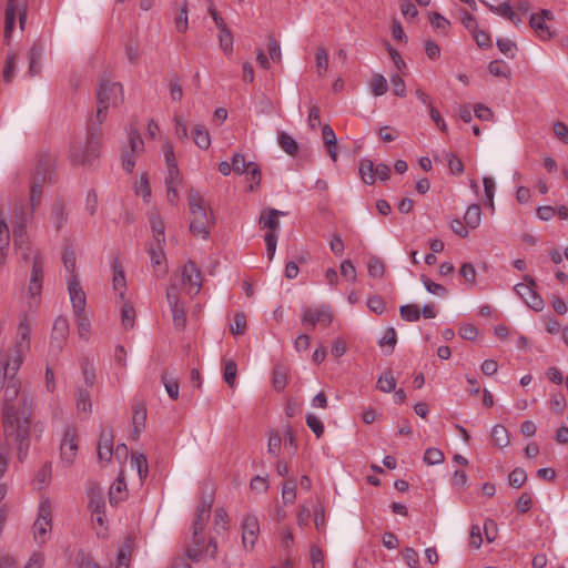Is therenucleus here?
<instances>
[{"label":"nucleus","instance_id":"obj_1","mask_svg":"<svg viewBox=\"0 0 568 568\" xmlns=\"http://www.w3.org/2000/svg\"><path fill=\"white\" fill-rule=\"evenodd\" d=\"M16 375L2 369L0 378V386L4 387L3 432L6 440L16 445L18 458L23 460L31 440L32 398L24 393L20 395L21 384Z\"/></svg>","mask_w":568,"mask_h":568},{"label":"nucleus","instance_id":"obj_2","mask_svg":"<svg viewBox=\"0 0 568 568\" xmlns=\"http://www.w3.org/2000/svg\"><path fill=\"white\" fill-rule=\"evenodd\" d=\"M201 286V272L193 262H187L182 267L180 275L172 280L166 291V301L176 327L183 328L186 323L185 302L181 297L180 291L183 290L185 295L192 296L200 292Z\"/></svg>","mask_w":568,"mask_h":568},{"label":"nucleus","instance_id":"obj_3","mask_svg":"<svg viewBox=\"0 0 568 568\" xmlns=\"http://www.w3.org/2000/svg\"><path fill=\"white\" fill-rule=\"evenodd\" d=\"M190 210V231L195 236L207 239L213 224V214L206 205L201 193L191 189L187 194Z\"/></svg>","mask_w":568,"mask_h":568},{"label":"nucleus","instance_id":"obj_4","mask_svg":"<svg viewBox=\"0 0 568 568\" xmlns=\"http://www.w3.org/2000/svg\"><path fill=\"white\" fill-rule=\"evenodd\" d=\"M124 100L123 87L120 82L102 79L97 92V113L92 120L94 125H101L108 118L110 108H118Z\"/></svg>","mask_w":568,"mask_h":568},{"label":"nucleus","instance_id":"obj_5","mask_svg":"<svg viewBox=\"0 0 568 568\" xmlns=\"http://www.w3.org/2000/svg\"><path fill=\"white\" fill-rule=\"evenodd\" d=\"M53 165V155L49 153L40 155L29 184V201L32 211L39 206L42 199L43 187L51 181Z\"/></svg>","mask_w":568,"mask_h":568},{"label":"nucleus","instance_id":"obj_6","mask_svg":"<svg viewBox=\"0 0 568 568\" xmlns=\"http://www.w3.org/2000/svg\"><path fill=\"white\" fill-rule=\"evenodd\" d=\"M150 222L153 240L149 245L148 253L156 276L162 277L166 274L165 254L163 251L165 245L164 224L158 213L150 215Z\"/></svg>","mask_w":568,"mask_h":568},{"label":"nucleus","instance_id":"obj_7","mask_svg":"<svg viewBox=\"0 0 568 568\" xmlns=\"http://www.w3.org/2000/svg\"><path fill=\"white\" fill-rule=\"evenodd\" d=\"M53 526V506L48 497H42L36 519L31 526V536L33 541L39 546L45 545L52 536Z\"/></svg>","mask_w":568,"mask_h":568},{"label":"nucleus","instance_id":"obj_8","mask_svg":"<svg viewBox=\"0 0 568 568\" xmlns=\"http://www.w3.org/2000/svg\"><path fill=\"white\" fill-rule=\"evenodd\" d=\"M100 154L99 128L91 123L85 143L75 142L70 150V160L73 165L91 164Z\"/></svg>","mask_w":568,"mask_h":568},{"label":"nucleus","instance_id":"obj_9","mask_svg":"<svg viewBox=\"0 0 568 568\" xmlns=\"http://www.w3.org/2000/svg\"><path fill=\"white\" fill-rule=\"evenodd\" d=\"M69 295L77 332L81 339L88 341L92 334V321L87 310V293L77 288Z\"/></svg>","mask_w":568,"mask_h":568},{"label":"nucleus","instance_id":"obj_10","mask_svg":"<svg viewBox=\"0 0 568 568\" xmlns=\"http://www.w3.org/2000/svg\"><path fill=\"white\" fill-rule=\"evenodd\" d=\"M164 161L166 166L165 187L166 201L171 205H176L180 200L179 187L183 184V176L178 168L173 146L170 143L164 145Z\"/></svg>","mask_w":568,"mask_h":568},{"label":"nucleus","instance_id":"obj_11","mask_svg":"<svg viewBox=\"0 0 568 568\" xmlns=\"http://www.w3.org/2000/svg\"><path fill=\"white\" fill-rule=\"evenodd\" d=\"M211 506H212L211 499L204 500L196 509V514H195V517H194L193 524H192L194 546L190 547L187 549V556L191 559H197L200 557V555L202 554L203 546H204V539H203V537L200 536V534L205 528L206 523L210 518Z\"/></svg>","mask_w":568,"mask_h":568},{"label":"nucleus","instance_id":"obj_12","mask_svg":"<svg viewBox=\"0 0 568 568\" xmlns=\"http://www.w3.org/2000/svg\"><path fill=\"white\" fill-rule=\"evenodd\" d=\"M27 20V6L20 0H7L4 10V41L9 44L16 22L19 21L23 30Z\"/></svg>","mask_w":568,"mask_h":568},{"label":"nucleus","instance_id":"obj_13","mask_svg":"<svg viewBox=\"0 0 568 568\" xmlns=\"http://www.w3.org/2000/svg\"><path fill=\"white\" fill-rule=\"evenodd\" d=\"M62 262L65 271V284L68 295H71V290L74 287L80 291H84L79 273L77 271V256L71 245H65L62 250Z\"/></svg>","mask_w":568,"mask_h":568},{"label":"nucleus","instance_id":"obj_14","mask_svg":"<svg viewBox=\"0 0 568 568\" xmlns=\"http://www.w3.org/2000/svg\"><path fill=\"white\" fill-rule=\"evenodd\" d=\"M28 223V215L21 209L14 211V229H13V242L18 253L27 258V251L29 250V239L27 235L26 226Z\"/></svg>","mask_w":568,"mask_h":568},{"label":"nucleus","instance_id":"obj_15","mask_svg":"<svg viewBox=\"0 0 568 568\" xmlns=\"http://www.w3.org/2000/svg\"><path fill=\"white\" fill-rule=\"evenodd\" d=\"M78 454V433L72 426L65 428L61 445H60V457L64 466H71Z\"/></svg>","mask_w":568,"mask_h":568},{"label":"nucleus","instance_id":"obj_16","mask_svg":"<svg viewBox=\"0 0 568 568\" xmlns=\"http://www.w3.org/2000/svg\"><path fill=\"white\" fill-rule=\"evenodd\" d=\"M525 283H519L515 286L516 293L524 300V302L535 311H541L545 302L535 290V281L528 276H524Z\"/></svg>","mask_w":568,"mask_h":568},{"label":"nucleus","instance_id":"obj_17","mask_svg":"<svg viewBox=\"0 0 568 568\" xmlns=\"http://www.w3.org/2000/svg\"><path fill=\"white\" fill-rule=\"evenodd\" d=\"M333 321L332 310L327 305L306 307L302 313L303 324L328 326Z\"/></svg>","mask_w":568,"mask_h":568},{"label":"nucleus","instance_id":"obj_18","mask_svg":"<svg viewBox=\"0 0 568 568\" xmlns=\"http://www.w3.org/2000/svg\"><path fill=\"white\" fill-rule=\"evenodd\" d=\"M552 19L554 16L549 10H541L539 13L531 14L529 20L530 27L540 40L546 41L552 37L550 28L547 24V21Z\"/></svg>","mask_w":568,"mask_h":568},{"label":"nucleus","instance_id":"obj_19","mask_svg":"<svg viewBox=\"0 0 568 568\" xmlns=\"http://www.w3.org/2000/svg\"><path fill=\"white\" fill-rule=\"evenodd\" d=\"M260 534V523L255 515H246L242 523V541L245 548L252 549L255 546Z\"/></svg>","mask_w":568,"mask_h":568},{"label":"nucleus","instance_id":"obj_20","mask_svg":"<svg viewBox=\"0 0 568 568\" xmlns=\"http://www.w3.org/2000/svg\"><path fill=\"white\" fill-rule=\"evenodd\" d=\"M45 53V45L41 41H36L28 52V74L36 77L40 74L42 61Z\"/></svg>","mask_w":568,"mask_h":568},{"label":"nucleus","instance_id":"obj_21","mask_svg":"<svg viewBox=\"0 0 568 568\" xmlns=\"http://www.w3.org/2000/svg\"><path fill=\"white\" fill-rule=\"evenodd\" d=\"M143 150V141L139 134H131L130 136V150H125L122 153V166L126 172H131L135 165L133 155L140 153Z\"/></svg>","mask_w":568,"mask_h":568},{"label":"nucleus","instance_id":"obj_22","mask_svg":"<svg viewBox=\"0 0 568 568\" xmlns=\"http://www.w3.org/2000/svg\"><path fill=\"white\" fill-rule=\"evenodd\" d=\"M285 213L275 209H265L261 212L258 224L261 229H268L275 233L280 229V217Z\"/></svg>","mask_w":568,"mask_h":568},{"label":"nucleus","instance_id":"obj_23","mask_svg":"<svg viewBox=\"0 0 568 568\" xmlns=\"http://www.w3.org/2000/svg\"><path fill=\"white\" fill-rule=\"evenodd\" d=\"M112 267H113L112 287L118 297V301L126 300L125 298L126 280H125L124 271L122 270L118 260H114Z\"/></svg>","mask_w":568,"mask_h":568},{"label":"nucleus","instance_id":"obj_24","mask_svg":"<svg viewBox=\"0 0 568 568\" xmlns=\"http://www.w3.org/2000/svg\"><path fill=\"white\" fill-rule=\"evenodd\" d=\"M113 455V434L111 430H103L98 444V457L100 462H109Z\"/></svg>","mask_w":568,"mask_h":568},{"label":"nucleus","instance_id":"obj_25","mask_svg":"<svg viewBox=\"0 0 568 568\" xmlns=\"http://www.w3.org/2000/svg\"><path fill=\"white\" fill-rule=\"evenodd\" d=\"M69 336V321L65 316L60 315L54 320L51 338L52 342H57V347L61 348L63 342Z\"/></svg>","mask_w":568,"mask_h":568},{"label":"nucleus","instance_id":"obj_26","mask_svg":"<svg viewBox=\"0 0 568 568\" xmlns=\"http://www.w3.org/2000/svg\"><path fill=\"white\" fill-rule=\"evenodd\" d=\"M130 468L135 470L142 485L149 474L148 458L143 453L133 452L130 457Z\"/></svg>","mask_w":568,"mask_h":568},{"label":"nucleus","instance_id":"obj_27","mask_svg":"<svg viewBox=\"0 0 568 568\" xmlns=\"http://www.w3.org/2000/svg\"><path fill=\"white\" fill-rule=\"evenodd\" d=\"M77 413L81 418H87L92 410L91 394L85 388H78L75 392Z\"/></svg>","mask_w":568,"mask_h":568},{"label":"nucleus","instance_id":"obj_28","mask_svg":"<svg viewBox=\"0 0 568 568\" xmlns=\"http://www.w3.org/2000/svg\"><path fill=\"white\" fill-rule=\"evenodd\" d=\"M9 246L10 231L6 222L3 212L0 210V265H4L7 262Z\"/></svg>","mask_w":568,"mask_h":568},{"label":"nucleus","instance_id":"obj_29","mask_svg":"<svg viewBox=\"0 0 568 568\" xmlns=\"http://www.w3.org/2000/svg\"><path fill=\"white\" fill-rule=\"evenodd\" d=\"M109 495L111 504H118L126 498L128 489L123 471L119 474L118 478L111 485Z\"/></svg>","mask_w":568,"mask_h":568},{"label":"nucleus","instance_id":"obj_30","mask_svg":"<svg viewBox=\"0 0 568 568\" xmlns=\"http://www.w3.org/2000/svg\"><path fill=\"white\" fill-rule=\"evenodd\" d=\"M120 305L121 322L125 329H130L134 326L135 311L132 304L128 300L116 301Z\"/></svg>","mask_w":568,"mask_h":568},{"label":"nucleus","instance_id":"obj_31","mask_svg":"<svg viewBox=\"0 0 568 568\" xmlns=\"http://www.w3.org/2000/svg\"><path fill=\"white\" fill-rule=\"evenodd\" d=\"M192 138L194 143L202 150H207L211 145L210 132L202 124L194 125L192 130Z\"/></svg>","mask_w":568,"mask_h":568},{"label":"nucleus","instance_id":"obj_32","mask_svg":"<svg viewBox=\"0 0 568 568\" xmlns=\"http://www.w3.org/2000/svg\"><path fill=\"white\" fill-rule=\"evenodd\" d=\"M132 551L133 541L130 537H128L123 540L119 548L116 568H129Z\"/></svg>","mask_w":568,"mask_h":568},{"label":"nucleus","instance_id":"obj_33","mask_svg":"<svg viewBox=\"0 0 568 568\" xmlns=\"http://www.w3.org/2000/svg\"><path fill=\"white\" fill-rule=\"evenodd\" d=\"M18 69V54L16 52L9 51L7 53L4 67H3V80L9 83L16 75Z\"/></svg>","mask_w":568,"mask_h":568},{"label":"nucleus","instance_id":"obj_34","mask_svg":"<svg viewBox=\"0 0 568 568\" xmlns=\"http://www.w3.org/2000/svg\"><path fill=\"white\" fill-rule=\"evenodd\" d=\"M491 438L494 444L499 448H505L510 444V435L503 425H495L491 429Z\"/></svg>","mask_w":568,"mask_h":568},{"label":"nucleus","instance_id":"obj_35","mask_svg":"<svg viewBox=\"0 0 568 568\" xmlns=\"http://www.w3.org/2000/svg\"><path fill=\"white\" fill-rule=\"evenodd\" d=\"M498 50L508 59H514L518 48L515 41L508 38H498L496 41Z\"/></svg>","mask_w":568,"mask_h":568},{"label":"nucleus","instance_id":"obj_36","mask_svg":"<svg viewBox=\"0 0 568 568\" xmlns=\"http://www.w3.org/2000/svg\"><path fill=\"white\" fill-rule=\"evenodd\" d=\"M488 71L494 77L509 78L510 67L504 60H494L488 64Z\"/></svg>","mask_w":568,"mask_h":568},{"label":"nucleus","instance_id":"obj_37","mask_svg":"<svg viewBox=\"0 0 568 568\" xmlns=\"http://www.w3.org/2000/svg\"><path fill=\"white\" fill-rule=\"evenodd\" d=\"M369 88L375 97L385 94L388 90L386 78L382 74H374L371 79Z\"/></svg>","mask_w":568,"mask_h":568},{"label":"nucleus","instance_id":"obj_38","mask_svg":"<svg viewBox=\"0 0 568 568\" xmlns=\"http://www.w3.org/2000/svg\"><path fill=\"white\" fill-rule=\"evenodd\" d=\"M114 364L118 368V372L113 373L114 382H120L121 371L126 365V352L121 345H118L114 349Z\"/></svg>","mask_w":568,"mask_h":568},{"label":"nucleus","instance_id":"obj_39","mask_svg":"<svg viewBox=\"0 0 568 568\" xmlns=\"http://www.w3.org/2000/svg\"><path fill=\"white\" fill-rule=\"evenodd\" d=\"M377 388L384 393H390L395 389L396 381L392 371H385L377 379Z\"/></svg>","mask_w":568,"mask_h":568},{"label":"nucleus","instance_id":"obj_40","mask_svg":"<svg viewBox=\"0 0 568 568\" xmlns=\"http://www.w3.org/2000/svg\"><path fill=\"white\" fill-rule=\"evenodd\" d=\"M464 220H465V223L469 227H471V229L478 227L480 224V221H481V212H480L479 205L473 204V205L468 206V209L465 213Z\"/></svg>","mask_w":568,"mask_h":568},{"label":"nucleus","instance_id":"obj_41","mask_svg":"<svg viewBox=\"0 0 568 568\" xmlns=\"http://www.w3.org/2000/svg\"><path fill=\"white\" fill-rule=\"evenodd\" d=\"M315 67L318 75H324L328 68V52L325 48L320 47L315 53Z\"/></svg>","mask_w":568,"mask_h":568},{"label":"nucleus","instance_id":"obj_42","mask_svg":"<svg viewBox=\"0 0 568 568\" xmlns=\"http://www.w3.org/2000/svg\"><path fill=\"white\" fill-rule=\"evenodd\" d=\"M375 165L371 160H362L359 165V174L364 183L373 184L375 182Z\"/></svg>","mask_w":568,"mask_h":568},{"label":"nucleus","instance_id":"obj_43","mask_svg":"<svg viewBox=\"0 0 568 568\" xmlns=\"http://www.w3.org/2000/svg\"><path fill=\"white\" fill-rule=\"evenodd\" d=\"M444 453L440 449L434 447L427 448L423 457L424 463L428 466L439 465L444 462Z\"/></svg>","mask_w":568,"mask_h":568},{"label":"nucleus","instance_id":"obj_44","mask_svg":"<svg viewBox=\"0 0 568 568\" xmlns=\"http://www.w3.org/2000/svg\"><path fill=\"white\" fill-rule=\"evenodd\" d=\"M236 373L237 367L235 362L232 359L224 361L223 378L230 387L235 386Z\"/></svg>","mask_w":568,"mask_h":568},{"label":"nucleus","instance_id":"obj_45","mask_svg":"<svg viewBox=\"0 0 568 568\" xmlns=\"http://www.w3.org/2000/svg\"><path fill=\"white\" fill-rule=\"evenodd\" d=\"M368 274L372 277L381 278L385 272V265L383 261L377 256H372L367 263Z\"/></svg>","mask_w":568,"mask_h":568},{"label":"nucleus","instance_id":"obj_46","mask_svg":"<svg viewBox=\"0 0 568 568\" xmlns=\"http://www.w3.org/2000/svg\"><path fill=\"white\" fill-rule=\"evenodd\" d=\"M248 175L250 191H254L261 183V171L257 166V164L253 162H248L246 172Z\"/></svg>","mask_w":568,"mask_h":568},{"label":"nucleus","instance_id":"obj_47","mask_svg":"<svg viewBox=\"0 0 568 568\" xmlns=\"http://www.w3.org/2000/svg\"><path fill=\"white\" fill-rule=\"evenodd\" d=\"M278 144L290 155H294L298 150V145H297L296 141L291 135H288L286 133L280 134Z\"/></svg>","mask_w":568,"mask_h":568},{"label":"nucleus","instance_id":"obj_48","mask_svg":"<svg viewBox=\"0 0 568 568\" xmlns=\"http://www.w3.org/2000/svg\"><path fill=\"white\" fill-rule=\"evenodd\" d=\"M174 24H175V29L179 32L183 33L187 30V26H189L187 3L185 0H183L180 13L175 17Z\"/></svg>","mask_w":568,"mask_h":568},{"label":"nucleus","instance_id":"obj_49","mask_svg":"<svg viewBox=\"0 0 568 568\" xmlns=\"http://www.w3.org/2000/svg\"><path fill=\"white\" fill-rule=\"evenodd\" d=\"M134 192L138 196L142 197L144 201H149L151 196V187L148 181L146 175H142L134 185Z\"/></svg>","mask_w":568,"mask_h":568},{"label":"nucleus","instance_id":"obj_50","mask_svg":"<svg viewBox=\"0 0 568 568\" xmlns=\"http://www.w3.org/2000/svg\"><path fill=\"white\" fill-rule=\"evenodd\" d=\"M483 183H484V191H485L486 202L490 206V209L494 210L495 209V206H494V195H495V190H496V182H495V180L493 178L485 176L483 179Z\"/></svg>","mask_w":568,"mask_h":568},{"label":"nucleus","instance_id":"obj_51","mask_svg":"<svg viewBox=\"0 0 568 568\" xmlns=\"http://www.w3.org/2000/svg\"><path fill=\"white\" fill-rule=\"evenodd\" d=\"M481 2L487 6L489 11H491L495 14H498L503 18L509 19L511 16V12L514 11L509 2H503L498 6L490 4L486 2L485 0H481Z\"/></svg>","mask_w":568,"mask_h":568},{"label":"nucleus","instance_id":"obj_52","mask_svg":"<svg viewBox=\"0 0 568 568\" xmlns=\"http://www.w3.org/2000/svg\"><path fill=\"white\" fill-rule=\"evenodd\" d=\"M282 498L285 504H293L296 498V484L293 479L284 483L282 489Z\"/></svg>","mask_w":568,"mask_h":568},{"label":"nucleus","instance_id":"obj_53","mask_svg":"<svg viewBox=\"0 0 568 568\" xmlns=\"http://www.w3.org/2000/svg\"><path fill=\"white\" fill-rule=\"evenodd\" d=\"M400 316L408 322H415L420 317V310L417 305H404L399 310Z\"/></svg>","mask_w":568,"mask_h":568},{"label":"nucleus","instance_id":"obj_54","mask_svg":"<svg viewBox=\"0 0 568 568\" xmlns=\"http://www.w3.org/2000/svg\"><path fill=\"white\" fill-rule=\"evenodd\" d=\"M341 274L346 281L351 283L356 282L357 273L351 260H345L341 263Z\"/></svg>","mask_w":568,"mask_h":568},{"label":"nucleus","instance_id":"obj_55","mask_svg":"<svg viewBox=\"0 0 568 568\" xmlns=\"http://www.w3.org/2000/svg\"><path fill=\"white\" fill-rule=\"evenodd\" d=\"M246 328V318L243 313L235 314L233 322L230 324V331L233 335H242Z\"/></svg>","mask_w":568,"mask_h":568},{"label":"nucleus","instance_id":"obj_56","mask_svg":"<svg viewBox=\"0 0 568 568\" xmlns=\"http://www.w3.org/2000/svg\"><path fill=\"white\" fill-rule=\"evenodd\" d=\"M43 258L39 254H37L32 262V270H31V281L40 282L42 283L43 278Z\"/></svg>","mask_w":568,"mask_h":568},{"label":"nucleus","instance_id":"obj_57","mask_svg":"<svg viewBox=\"0 0 568 568\" xmlns=\"http://www.w3.org/2000/svg\"><path fill=\"white\" fill-rule=\"evenodd\" d=\"M219 44L224 53H231L233 51V36L230 30L220 32L217 34Z\"/></svg>","mask_w":568,"mask_h":568},{"label":"nucleus","instance_id":"obj_58","mask_svg":"<svg viewBox=\"0 0 568 568\" xmlns=\"http://www.w3.org/2000/svg\"><path fill=\"white\" fill-rule=\"evenodd\" d=\"M287 383V373L283 367H276L273 372V386L276 390H282Z\"/></svg>","mask_w":568,"mask_h":568},{"label":"nucleus","instance_id":"obj_59","mask_svg":"<svg viewBox=\"0 0 568 568\" xmlns=\"http://www.w3.org/2000/svg\"><path fill=\"white\" fill-rule=\"evenodd\" d=\"M422 282H423L426 291L433 295L443 297L447 293L446 288L443 285L430 281L426 276H422Z\"/></svg>","mask_w":568,"mask_h":568},{"label":"nucleus","instance_id":"obj_60","mask_svg":"<svg viewBox=\"0 0 568 568\" xmlns=\"http://www.w3.org/2000/svg\"><path fill=\"white\" fill-rule=\"evenodd\" d=\"M227 525H229L227 513L224 509H222V508L216 509L215 514H214V527H215V530L217 532H220L221 530H226L227 529Z\"/></svg>","mask_w":568,"mask_h":568},{"label":"nucleus","instance_id":"obj_61","mask_svg":"<svg viewBox=\"0 0 568 568\" xmlns=\"http://www.w3.org/2000/svg\"><path fill=\"white\" fill-rule=\"evenodd\" d=\"M526 480H527V475L523 468H515L509 474V485L515 488L521 487Z\"/></svg>","mask_w":568,"mask_h":568},{"label":"nucleus","instance_id":"obj_62","mask_svg":"<svg viewBox=\"0 0 568 568\" xmlns=\"http://www.w3.org/2000/svg\"><path fill=\"white\" fill-rule=\"evenodd\" d=\"M44 554L40 550L33 551L22 568H43L44 566Z\"/></svg>","mask_w":568,"mask_h":568},{"label":"nucleus","instance_id":"obj_63","mask_svg":"<svg viewBox=\"0 0 568 568\" xmlns=\"http://www.w3.org/2000/svg\"><path fill=\"white\" fill-rule=\"evenodd\" d=\"M390 83L393 93L396 97L404 98L406 95V85L404 80L398 74H392L390 75Z\"/></svg>","mask_w":568,"mask_h":568},{"label":"nucleus","instance_id":"obj_64","mask_svg":"<svg viewBox=\"0 0 568 568\" xmlns=\"http://www.w3.org/2000/svg\"><path fill=\"white\" fill-rule=\"evenodd\" d=\"M310 556L313 568H325L324 554L321 548H318L317 546H312Z\"/></svg>","mask_w":568,"mask_h":568}]
</instances>
